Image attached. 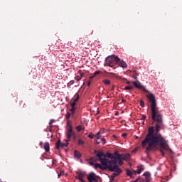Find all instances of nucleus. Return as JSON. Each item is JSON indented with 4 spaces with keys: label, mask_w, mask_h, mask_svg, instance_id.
Listing matches in <instances>:
<instances>
[{
    "label": "nucleus",
    "mask_w": 182,
    "mask_h": 182,
    "mask_svg": "<svg viewBox=\"0 0 182 182\" xmlns=\"http://www.w3.org/2000/svg\"><path fill=\"white\" fill-rule=\"evenodd\" d=\"M114 161L115 164H112L111 167H114L115 166L116 168L114 171H109L114 172V173H112V175H111L110 176L111 182L114 181V178L116 177V176H119L122 173V169H120V168H119V166H117V162H116V161Z\"/></svg>",
    "instance_id": "obj_4"
},
{
    "label": "nucleus",
    "mask_w": 182,
    "mask_h": 182,
    "mask_svg": "<svg viewBox=\"0 0 182 182\" xmlns=\"http://www.w3.org/2000/svg\"><path fill=\"white\" fill-rule=\"evenodd\" d=\"M140 106L141 107H144V101L142 100H140Z\"/></svg>",
    "instance_id": "obj_28"
},
{
    "label": "nucleus",
    "mask_w": 182,
    "mask_h": 182,
    "mask_svg": "<svg viewBox=\"0 0 182 182\" xmlns=\"http://www.w3.org/2000/svg\"><path fill=\"white\" fill-rule=\"evenodd\" d=\"M111 75H115L116 74H114V73H111Z\"/></svg>",
    "instance_id": "obj_50"
},
{
    "label": "nucleus",
    "mask_w": 182,
    "mask_h": 182,
    "mask_svg": "<svg viewBox=\"0 0 182 182\" xmlns=\"http://www.w3.org/2000/svg\"><path fill=\"white\" fill-rule=\"evenodd\" d=\"M90 161H96V159H95L94 157H91L90 158Z\"/></svg>",
    "instance_id": "obj_37"
},
{
    "label": "nucleus",
    "mask_w": 182,
    "mask_h": 182,
    "mask_svg": "<svg viewBox=\"0 0 182 182\" xmlns=\"http://www.w3.org/2000/svg\"><path fill=\"white\" fill-rule=\"evenodd\" d=\"M70 116H72V114H70V112H68L65 115V119L69 120V119H70Z\"/></svg>",
    "instance_id": "obj_25"
},
{
    "label": "nucleus",
    "mask_w": 182,
    "mask_h": 182,
    "mask_svg": "<svg viewBox=\"0 0 182 182\" xmlns=\"http://www.w3.org/2000/svg\"><path fill=\"white\" fill-rule=\"evenodd\" d=\"M93 77H95V75L90 76V80H92V79H93Z\"/></svg>",
    "instance_id": "obj_43"
},
{
    "label": "nucleus",
    "mask_w": 182,
    "mask_h": 182,
    "mask_svg": "<svg viewBox=\"0 0 182 182\" xmlns=\"http://www.w3.org/2000/svg\"><path fill=\"white\" fill-rule=\"evenodd\" d=\"M146 97L149 99V102L151 103V119L153 123H156L155 127L151 126L148 128V133L146 135L144 141L141 142V146L144 148L148 144V147L146 148V154L148 151H151L157 149V146H160L159 151L162 155V157H164L165 153L164 150L171 151L173 153V150L170 149L167 141L163 137L161 134H160V130L164 129V123H163V114L159 111V107H157V103L156 102V97L153 93L149 92V95H146Z\"/></svg>",
    "instance_id": "obj_1"
},
{
    "label": "nucleus",
    "mask_w": 182,
    "mask_h": 182,
    "mask_svg": "<svg viewBox=\"0 0 182 182\" xmlns=\"http://www.w3.org/2000/svg\"><path fill=\"white\" fill-rule=\"evenodd\" d=\"M61 176H62L61 173H58V178H59V177H60Z\"/></svg>",
    "instance_id": "obj_48"
},
{
    "label": "nucleus",
    "mask_w": 182,
    "mask_h": 182,
    "mask_svg": "<svg viewBox=\"0 0 182 182\" xmlns=\"http://www.w3.org/2000/svg\"><path fill=\"white\" fill-rule=\"evenodd\" d=\"M100 134V132H99L96 134L95 137H96L97 140H99V139H100V136H99Z\"/></svg>",
    "instance_id": "obj_30"
},
{
    "label": "nucleus",
    "mask_w": 182,
    "mask_h": 182,
    "mask_svg": "<svg viewBox=\"0 0 182 182\" xmlns=\"http://www.w3.org/2000/svg\"><path fill=\"white\" fill-rule=\"evenodd\" d=\"M77 100H79V95H77V97L73 100V102H75L76 103V102H77Z\"/></svg>",
    "instance_id": "obj_34"
},
{
    "label": "nucleus",
    "mask_w": 182,
    "mask_h": 182,
    "mask_svg": "<svg viewBox=\"0 0 182 182\" xmlns=\"http://www.w3.org/2000/svg\"><path fill=\"white\" fill-rule=\"evenodd\" d=\"M103 83L107 85H110V80H107V79H105V80H103Z\"/></svg>",
    "instance_id": "obj_24"
},
{
    "label": "nucleus",
    "mask_w": 182,
    "mask_h": 182,
    "mask_svg": "<svg viewBox=\"0 0 182 182\" xmlns=\"http://www.w3.org/2000/svg\"><path fill=\"white\" fill-rule=\"evenodd\" d=\"M95 154H96V157H97L101 163L95 164L94 165V168L95 169L100 168V170H109V171H114L116 170V166H112V164H116L114 161H110L106 159V155L102 151H95Z\"/></svg>",
    "instance_id": "obj_2"
},
{
    "label": "nucleus",
    "mask_w": 182,
    "mask_h": 182,
    "mask_svg": "<svg viewBox=\"0 0 182 182\" xmlns=\"http://www.w3.org/2000/svg\"><path fill=\"white\" fill-rule=\"evenodd\" d=\"M65 151H68V149H65Z\"/></svg>",
    "instance_id": "obj_54"
},
{
    "label": "nucleus",
    "mask_w": 182,
    "mask_h": 182,
    "mask_svg": "<svg viewBox=\"0 0 182 182\" xmlns=\"http://www.w3.org/2000/svg\"><path fill=\"white\" fill-rule=\"evenodd\" d=\"M68 124V128L67 129L66 131V136H67V140H69V141H70V139H72V137H74V139H76V133H75L73 132V127H72L71 124Z\"/></svg>",
    "instance_id": "obj_5"
},
{
    "label": "nucleus",
    "mask_w": 182,
    "mask_h": 182,
    "mask_svg": "<svg viewBox=\"0 0 182 182\" xmlns=\"http://www.w3.org/2000/svg\"><path fill=\"white\" fill-rule=\"evenodd\" d=\"M96 144H100V141H96Z\"/></svg>",
    "instance_id": "obj_45"
},
{
    "label": "nucleus",
    "mask_w": 182,
    "mask_h": 182,
    "mask_svg": "<svg viewBox=\"0 0 182 182\" xmlns=\"http://www.w3.org/2000/svg\"><path fill=\"white\" fill-rule=\"evenodd\" d=\"M127 83V85H130V81H128Z\"/></svg>",
    "instance_id": "obj_49"
},
{
    "label": "nucleus",
    "mask_w": 182,
    "mask_h": 182,
    "mask_svg": "<svg viewBox=\"0 0 182 182\" xmlns=\"http://www.w3.org/2000/svg\"><path fill=\"white\" fill-rule=\"evenodd\" d=\"M129 159H130V154H122L120 159H122L123 161H129Z\"/></svg>",
    "instance_id": "obj_9"
},
{
    "label": "nucleus",
    "mask_w": 182,
    "mask_h": 182,
    "mask_svg": "<svg viewBox=\"0 0 182 182\" xmlns=\"http://www.w3.org/2000/svg\"><path fill=\"white\" fill-rule=\"evenodd\" d=\"M66 143L63 144L62 143V141H60V139H58L57 141V142L55 143V148L57 150H59L60 149H63L65 147H68V146H69V140L65 139Z\"/></svg>",
    "instance_id": "obj_7"
},
{
    "label": "nucleus",
    "mask_w": 182,
    "mask_h": 182,
    "mask_svg": "<svg viewBox=\"0 0 182 182\" xmlns=\"http://www.w3.org/2000/svg\"><path fill=\"white\" fill-rule=\"evenodd\" d=\"M124 90H133V87L130 85H127L124 87Z\"/></svg>",
    "instance_id": "obj_22"
},
{
    "label": "nucleus",
    "mask_w": 182,
    "mask_h": 182,
    "mask_svg": "<svg viewBox=\"0 0 182 182\" xmlns=\"http://www.w3.org/2000/svg\"><path fill=\"white\" fill-rule=\"evenodd\" d=\"M53 122H55V119H51L49 122V124H50V127H52V123H53Z\"/></svg>",
    "instance_id": "obj_35"
},
{
    "label": "nucleus",
    "mask_w": 182,
    "mask_h": 182,
    "mask_svg": "<svg viewBox=\"0 0 182 182\" xmlns=\"http://www.w3.org/2000/svg\"><path fill=\"white\" fill-rule=\"evenodd\" d=\"M100 71H95L94 73V76H97V75H100Z\"/></svg>",
    "instance_id": "obj_33"
},
{
    "label": "nucleus",
    "mask_w": 182,
    "mask_h": 182,
    "mask_svg": "<svg viewBox=\"0 0 182 182\" xmlns=\"http://www.w3.org/2000/svg\"><path fill=\"white\" fill-rule=\"evenodd\" d=\"M144 176L146 177V182H150V173L145 172Z\"/></svg>",
    "instance_id": "obj_17"
},
{
    "label": "nucleus",
    "mask_w": 182,
    "mask_h": 182,
    "mask_svg": "<svg viewBox=\"0 0 182 182\" xmlns=\"http://www.w3.org/2000/svg\"><path fill=\"white\" fill-rule=\"evenodd\" d=\"M74 157L75 159H80L82 157V154L79 152V151L75 150L74 151Z\"/></svg>",
    "instance_id": "obj_14"
},
{
    "label": "nucleus",
    "mask_w": 182,
    "mask_h": 182,
    "mask_svg": "<svg viewBox=\"0 0 182 182\" xmlns=\"http://www.w3.org/2000/svg\"><path fill=\"white\" fill-rule=\"evenodd\" d=\"M75 80H77V82H79L80 80H82V77L77 75L75 77Z\"/></svg>",
    "instance_id": "obj_26"
},
{
    "label": "nucleus",
    "mask_w": 182,
    "mask_h": 182,
    "mask_svg": "<svg viewBox=\"0 0 182 182\" xmlns=\"http://www.w3.org/2000/svg\"><path fill=\"white\" fill-rule=\"evenodd\" d=\"M44 150L46 153H49L50 150V146L49 145V142H46L44 144Z\"/></svg>",
    "instance_id": "obj_13"
},
{
    "label": "nucleus",
    "mask_w": 182,
    "mask_h": 182,
    "mask_svg": "<svg viewBox=\"0 0 182 182\" xmlns=\"http://www.w3.org/2000/svg\"><path fill=\"white\" fill-rule=\"evenodd\" d=\"M134 174H136V171H134Z\"/></svg>",
    "instance_id": "obj_52"
},
{
    "label": "nucleus",
    "mask_w": 182,
    "mask_h": 182,
    "mask_svg": "<svg viewBox=\"0 0 182 182\" xmlns=\"http://www.w3.org/2000/svg\"><path fill=\"white\" fill-rule=\"evenodd\" d=\"M39 144H40V146H43V142L41 141V142L39 143Z\"/></svg>",
    "instance_id": "obj_47"
},
{
    "label": "nucleus",
    "mask_w": 182,
    "mask_h": 182,
    "mask_svg": "<svg viewBox=\"0 0 182 182\" xmlns=\"http://www.w3.org/2000/svg\"><path fill=\"white\" fill-rule=\"evenodd\" d=\"M113 137H114V138H116V135H113Z\"/></svg>",
    "instance_id": "obj_51"
},
{
    "label": "nucleus",
    "mask_w": 182,
    "mask_h": 182,
    "mask_svg": "<svg viewBox=\"0 0 182 182\" xmlns=\"http://www.w3.org/2000/svg\"><path fill=\"white\" fill-rule=\"evenodd\" d=\"M71 107H75V106H76V102H75V101H73V102H71L70 104Z\"/></svg>",
    "instance_id": "obj_31"
},
{
    "label": "nucleus",
    "mask_w": 182,
    "mask_h": 182,
    "mask_svg": "<svg viewBox=\"0 0 182 182\" xmlns=\"http://www.w3.org/2000/svg\"><path fill=\"white\" fill-rule=\"evenodd\" d=\"M87 137L90 139H93V137H95V134H93V133H90L88 134Z\"/></svg>",
    "instance_id": "obj_27"
},
{
    "label": "nucleus",
    "mask_w": 182,
    "mask_h": 182,
    "mask_svg": "<svg viewBox=\"0 0 182 182\" xmlns=\"http://www.w3.org/2000/svg\"><path fill=\"white\" fill-rule=\"evenodd\" d=\"M143 124H144V121L142 122Z\"/></svg>",
    "instance_id": "obj_53"
},
{
    "label": "nucleus",
    "mask_w": 182,
    "mask_h": 182,
    "mask_svg": "<svg viewBox=\"0 0 182 182\" xmlns=\"http://www.w3.org/2000/svg\"><path fill=\"white\" fill-rule=\"evenodd\" d=\"M119 62V57L117 55H109L106 58L105 63L109 68H114Z\"/></svg>",
    "instance_id": "obj_3"
},
{
    "label": "nucleus",
    "mask_w": 182,
    "mask_h": 182,
    "mask_svg": "<svg viewBox=\"0 0 182 182\" xmlns=\"http://www.w3.org/2000/svg\"><path fill=\"white\" fill-rule=\"evenodd\" d=\"M137 168L138 169H137L136 172H137L138 174H141V171H143V170H144V168L143 167V165L138 166Z\"/></svg>",
    "instance_id": "obj_16"
},
{
    "label": "nucleus",
    "mask_w": 182,
    "mask_h": 182,
    "mask_svg": "<svg viewBox=\"0 0 182 182\" xmlns=\"http://www.w3.org/2000/svg\"><path fill=\"white\" fill-rule=\"evenodd\" d=\"M146 115H144V114H143L142 116H141V120H146Z\"/></svg>",
    "instance_id": "obj_38"
},
{
    "label": "nucleus",
    "mask_w": 182,
    "mask_h": 182,
    "mask_svg": "<svg viewBox=\"0 0 182 182\" xmlns=\"http://www.w3.org/2000/svg\"><path fill=\"white\" fill-rule=\"evenodd\" d=\"M117 65H119V66H120L121 68H127V64L124 61L120 60V58H119V60H118Z\"/></svg>",
    "instance_id": "obj_12"
},
{
    "label": "nucleus",
    "mask_w": 182,
    "mask_h": 182,
    "mask_svg": "<svg viewBox=\"0 0 182 182\" xmlns=\"http://www.w3.org/2000/svg\"><path fill=\"white\" fill-rule=\"evenodd\" d=\"M116 163L118 161L119 166H123V160L122 159H115Z\"/></svg>",
    "instance_id": "obj_21"
},
{
    "label": "nucleus",
    "mask_w": 182,
    "mask_h": 182,
    "mask_svg": "<svg viewBox=\"0 0 182 182\" xmlns=\"http://www.w3.org/2000/svg\"><path fill=\"white\" fill-rule=\"evenodd\" d=\"M127 176H129V177H133V171L127 169Z\"/></svg>",
    "instance_id": "obj_20"
},
{
    "label": "nucleus",
    "mask_w": 182,
    "mask_h": 182,
    "mask_svg": "<svg viewBox=\"0 0 182 182\" xmlns=\"http://www.w3.org/2000/svg\"><path fill=\"white\" fill-rule=\"evenodd\" d=\"M75 83L74 80H71L68 83V86H72V85H73Z\"/></svg>",
    "instance_id": "obj_29"
},
{
    "label": "nucleus",
    "mask_w": 182,
    "mask_h": 182,
    "mask_svg": "<svg viewBox=\"0 0 182 182\" xmlns=\"http://www.w3.org/2000/svg\"><path fill=\"white\" fill-rule=\"evenodd\" d=\"M78 144H79V146H84L85 145V141H83L82 140V139H78Z\"/></svg>",
    "instance_id": "obj_23"
},
{
    "label": "nucleus",
    "mask_w": 182,
    "mask_h": 182,
    "mask_svg": "<svg viewBox=\"0 0 182 182\" xmlns=\"http://www.w3.org/2000/svg\"><path fill=\"white\" fill-rule=\"evenodd\" d=\"M81 72H82V70H79V71H78V73L80 74V77L82 78V77H83V75H85V73H82Z\"/></svg>",
    "instance_id": "obj_36"
},
{
    "label": "nucleus",
    "mask_w": 182,
    "mask_h": 182,
    "mask_svg": "<svg viewBox=\"0 0 182 182\" xmlns=\"http://www.w3.org/2000/svg\"><path fill=\"white\" fill-rule=\"evenodd\" d=\"M85 176H86V172L79 171V172H77V176H75V178H77V180H80V179L83 178V177H85Z\"/></svg>",
    "instance_id": "obj_11"
},
{
    "label": "nucleus",
    "mask_w": 182,
    "mask_h": 182,
    "mask_svg": "<svg viewBox=\"0 0 182 182\" xmlns=\"http://www.w3.org/2000/svg\"><path fill=\"white\" fill-rule=\"evenodd\" d=\"M75 129L77 130V132H82V130H85V128H83L82 125H78L75 127Z\"/></svg>",
    "instance_id": "obj_18"
},
{
    "label": "nucleus",
    "mask_w": 182,
    "mask_h": 182,
    "mask_svg": "<svg viewBox=\"0 0 182 182\" xmlns=\"http://www.w3.org/2000/svg\"><path fill=\"white\" fill-rule=\"evenodd\" d=\"M101 141H102V144H106V139L102 138Z\"/></svg>",
    "instance_id": "obj_32"
},
{
    "label": "nucleus",
    "mask_w": 182,
    "mask_h": 182,
    "mask_svg": "<svg viewBox=\"0 0 182 182\" xmlns=\"http://www.w3.org/2000/svg\"><path fill=\"white\" fill-rule=\"evenodd\" d=\"M89 164L90 166H95V163L93 161H90Z\"/></svg>",
    "instance_id": "obj_39"
},
{
    "label": "nucleus",
    "mask_w": 182,
    "mask_h": 182,
    "mask_svg": "<svg viewBox=\"0 0 182 182\" xmlns=\"http://www.w3.org/2000/svg\"><path fill=\"white\" fill-rule=\"evenodd\" d=\"M134 86H135V87H136V89H141L143 90V92H145L146 93H150V91H149V90H146L144 87V85H141V83H140V82H132Z\"/></svg>",
    "instance_id": "obj_8"
},
{
    "label": "nucleus",
    "mask_w": 182,
    "mask_h": 182,
    "mask_svg": "<svg viewBox=\"0 0 182 182\" xmlns=\"http://www.w3.org/2000/svg\"><path fill=\"white\" fill-rule=\"evenodd\" d=\"M70 112H71V114L74 116L75 112H76V107H71V109H70Z\"/></svg>",
    "instance_id": "obj_19"
},
{
    "label": "nucleus",
    "mask_w": 182,
    "mask_h": 182,
    "mask_svg": "<svg viewBox=\"0 0 182 182\" xmlns=\"http://www.w3.org/2000/svg\"><path fill=\"white\" fill-rule=\"evenodd\" d=\"M111 90H112V91L114 90V85H112V86Z\"/></svg>",
    "instance_id": "obj_42"
},
{
    "label": "nucleus",
    "mask_w": 182,
    "mask_h": 182,
    "mask_svg": "<svg viewBox=\"0 0 182 182\" xmlns=\"http://www.w3.org/2000/svg\"><path fill=\"white\" fill-rule=\"evenodd\" d=\"M87 178L88 181H90V182H99V180L102 179V178H100V176L96 175V173H95V172L90 173L87 175Z\"/></svg>",
    "instance_id": "obj_6"
},
{
    "label": "nucleus",
    "mask_w": 182,
    "mask_h": 182,
    "mask_svg": "<svg viewBox=\"0 0 182 182\" xmlns=\"http://www.w3.org/2000/svg\"><path fill=\"white\" fill-rule=\"evenodd\" d=\"M90 83H92V80H90L88 81L87 86H90Z\"/></svg>",
    "instance_id": "obj_41"
},
{
    "label": "nucleus",
    "mask_w": 182,
    "mask_h": 182,
    "mask_svg": "<svg viewBox=\"0 0 182 182\" xmlns=\"http://www.w3.org/2000/svg\"><path fill=\"white\" fill-rule=\"evenodd\" d=\"M122 103H126V100L122 99Z\"/></svg>",
    "instance_id": "obj_44"
},
{
    "label": "nucleus",
    "mask_w": 182,
    "mask_h": 182,
    "mask_svg": "<svg viewBox=\"0 0 182 182\" xmlns=\"http://www.w3.org/2000/svg\"><path fill=\"white\" fill-rule=\"evenodd\" d=\"M122 137H127V133H123V134H122Z\"/></svg>",
    "instance_id": "obj_40"
},
{
    "label": "nucleus",
    "mask_w": 182,
    "mask_h": 182,
    "mask_svg": "<svg viewBox=\"0 0 182 182\" xmlns=\"http://www.w3.org/2000/svg\"><path fill=\"white\" fill-rule=\"evenodd\" d=\"M79 180H80V181H81V182H85V180H83V178H81V179H79Z\"/></svg>",
    "instance_id": "obj_46"
},
{
    "label": "nucleus",
    "mask_w": 182,
    "mask_h": 182,
    "mask_svg": "<svg viewBox=\"0 0 182 182\" xmlns=\"http://www.w3.org/2000/svg\"><path fill=\"white\" fill-rule=\"evenodd\" d=\"M114 160H109V161H116V160H120L122 157V154H119V153L117 151H115V152L114 153Z\"/></svg>",
    "instance_id": "obj_10"
},
{
    "label": "nucleus",
    "mask_w": 182,
    "mask_h": 182,
    "mask_svg": "<svg viewBox=\"0 0 182 182\" xmlns=\"http://www.w3.org/2000/svg\"><path fill=\"white\" fill-rule=\"evenodd\" d=\"M105 155V158L108 157V159H112V160H114V155L110 152H107Z\"/></svg>",
    "instance_id": "obj_15"
}]
</instances>
